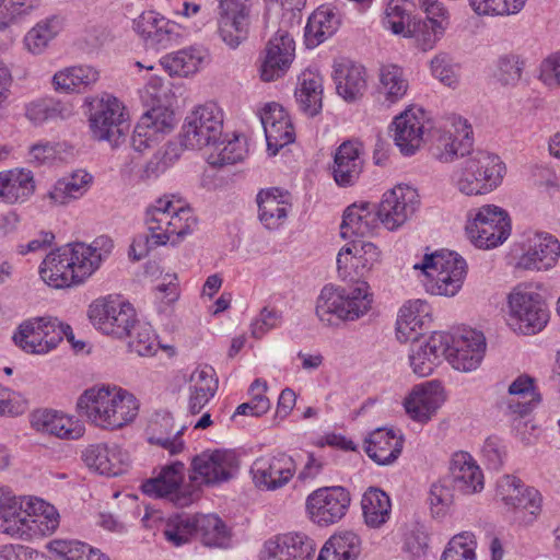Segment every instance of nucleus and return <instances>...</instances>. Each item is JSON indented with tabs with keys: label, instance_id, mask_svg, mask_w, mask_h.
<instances>
[{
	"label": "nucleus",
	"instance_id": "obj_1",
	"mask_svg": "<svg viewBox=\"0 0 560 560\" xmlns=\"http://www.w3.org/2000/svg\"><path fill=\"white\" fill-rule=\"evenodd\" d=\"M381 259V252L371 242L353 240L342 246L337 255L338 276L343 281H357L354 288L325 285L316 301V315L326 325L337 322L357 320L365 315L372 305L369 284L359 281L364 278Z\"/></svg>",
	"mask_w": 560,
	"mask_h": 560
},
{
	"label": "nucleus",
	"instance_id": "obj_2",
	"mask_svg": "<svg viewBox=\"0 0 560 560\" xmlns=\"http://www.w3.org/2000/svg\"><path fill=\"white\" fill-rule=\"evenodd\" d=\"M113 242L107 236L92 244H67L46 255L39 266L42 280L51 288L63 289L83 284L107 258Z\"/></svg>",
	"mask_w": 560,
	"mask_h": 560
},
{
	"label": "nucleus",
	"instance_id": "obj_3",
	"mask_svg": "<svg viewBox=\"0 0 560 560\" xmlns=\"http://www.w3.org/2000/svg\"><path fill=\"white\" fill-rule=\"evenodd\" d=\"M77 410L94 427L114 431L136 419L139 404L133 394L121 387L95 385L79 396Z\"/></svg>",
	"mask_w": 560,
	"mask_h": 560
},
{
	"label": "nucleus",
	"instance_id": "obj_4",
	"mask_svg": "<svg viewBox=\"0 0 560 560\" xmlns=\"http://www.w3.org/2000/svg\"><path fill=\"white\" fill-rule=\"evenodd\" d=\"M425 278L424 287L435 295L454 296L462 288L467 265L458 254L440 250L425 254L420 262L415 264Z\"/></svg>",
	"mask_w": 560,
	"mask_h": 560
},
{
	"label": "nucleus",
	"instance_id": "obj_5",
	"mask_svg": "<svg viewBox=\"0 0 560 560\" xmlns=\"http://www.w3.org/2000/svg\"><path fill=\"white\" fill-rule=\"evenodd\" d=\"M549 320V310L541 294L520 284L506 296V324L516 334L532 336L541 331Z\"/></svg>",
	"mask_w": 560,
	"mask_h": 560
},
{
	"label": "nucleus",
	"instance_id": "obj_6",
	"mask_svg": "<svg viewBox=\"0 0 560 560\" xmlns=\"http://www.w3.org/2000/svg\"><path fill=\"white\" fill-rule=\"evenodd\" d=\"M85 105L94 139L107 141L112 147L125 142L129 131V114L121 101L105 93L101 97H88Z\"/></svg>",
	"mask_w": 560,
	"mask_h": 560
},
{
	"label": "nucleus",
	"instance_id": "obj_7",
	"mask_svg": "<svg viewBox=\"0 0 560 560\" xmlns=\"http://www.w3.org/2000/svg\"><path fill=\"white\" fill-rule=\"evenodd\" d=\"M63 338L73 340L70 325L52 316H38L23 320L13 334L16 347L30 354H46Z\"/></svg>",
	"mask_w": 560,
	"mask_h": 560
},
{
	"label": "nucleus",
	"instance_id": "obj_8",
	"mask_svg": "<svg viewBox=\"0 0 560 560\" xmlns=\"http://www.w3.org/2000/svg\"><path fill=\"white\" fill-rule=\"evenodd\" d=\"M92 325L105 335L124 339L137 320L132 304L121 295L108 294L94 300L88 311Z\"/></svg>",
	"mask_w": 560,
	"mask_h": 560
},
{
	"label": "nucleus",
	"instance_id": "obj_9",
	"mask_svg": "<svg viewBox=\"0 0 560 560\" xmlns=\"http://www.w3.org/2000/svg\"><path fill=\"white\" fill-rule=\"evenodd\" d=\"M186 468L184 463L176 460L166 464L150 479L141 490L153 498L166 499L175 506L186 508L199 498V490L192 483H185Z\"/></svg>",
	"mask_w": 560,
	"mask_h": 560
},
{
	"label": "nucleus",
	"instance_id": "obj_10",
	"mask_svg": "<svg viewBox=\"0 0 560 560\" xmlns=\"http://www.w3.org/2000/svg\"><path fill=\"white\" fill-rule=\"evenodd\" d=\"M173 198L174 196H163L147 207L143 218L147 233L137 235L130 245L129 254L136 260L170 244Z\"/></svg>",
	"mask_w": 560,
	"mask_h": 560
},
{
	"label": "nucleus",
	"instance_id": "obj_11",
	"mask_svg": "<svg viewBox=\"0 0 560 560\" xmlns=\"http://www.w3.org/2000/svg\"><path fill=\"white\" fill-rule=\"evenodd\" d=\"M223 113L215 103L197 106L185 118L180 144L186 149H201L214 144L222 135Z\"/></svg>",
	"mask_w": 560,
	"mask_h": 560
},
{
	"label": "nucleus",
	"instance_id": "obj_12",
	"mask_svg": "<svg viewBox=\"0 0 560 560\" xmlns=\"http://www.w3.org/2000/svg\"><path fill=\"white\" fill-rule=\"evenodd\" d=\"M466 234L471 243L482 249L503 244L511 234V220L503 209L488 205L469 217Z\"/></svg>",
	"mask_w": 560,
	"mask_h": 560
},
{
	"label": "nucleus",
	"instance_id": "obj_13",
	"mask_svg": "<svg viewBox=\"0 0 560 560\" xmlns=\"http://www.w3.org/2000/svg\"><path fill=\"white\" fill-rule=\"evenodd\" d=\"M252 22V0L219 1L215 35L229 49L235 50L248 39Z\"/></svg>",
	"mask_w": 560,
	"mask_h": 560
},
{
	"label": "nucleus",
	"instance_id": "obj_14",
	"mask_svg": "<svg viewBox=\"0 0 560 560\" xmlns=\"http://www.w3.org/2000/svg\"><path fill=\"white\" fill-rule=\"evenodd\" d=\"M447 350L445 360L460 372H471L479 368L486 352V339L482 332L471 328L446 332Z\"/></svg>",
	"mask_w": 560,
	"mask_h": 560
},
{
	"label": "nucleus",
	"instance_id": "obj_15",
	"mask_svg": "<svg viewBox=\"0 0 560 560\" xmlns=\"http://www.w3.org/2000/svg\"><path fill=\"white\" fill-rule=\"evenodd\" d=\"M349 491L340 486L324 487L313 491L306 498V511L312 522L328 526L339 522L350 506Z\"/></svg>",
	"mask_w": 560,
	"mask_h": 560
},
{
	"label": "nucleus",
	"instance_id": "obj_16",
	"mask_svg": "<svg viewBox=\"0 0 560 560\" xmlns=\"http://www.w3.org/2000/svg\"><path fill=\"white\" fill-rule=\"evenodd\" d=\"M237 467V458L233 452L225 450L205 451L191 460L190 481L215 486L233 478Z\"/></svg>",
	"mask_w": 560,
	"mask_h": 560
},
{
	"label": "nucleus",
	"instance_id": "obj_17",
	"mask_svg": "<svg viewBox=\"0 0 560 560\" xmlns=\"http://www.w3.org/2000/svg\"><path fill=\"white\" fill-rule=\"evenodd\" d=\"M419 205L417 190L407 185H397L387 190L378 205L376 211L381 221L387 230L395 231L402 226L415 213Z\"/></svg>",
	"mask_w": 560,
	"mask_h": 560
},
{
	"label": "nucleus",
	"instance_id": "obj_18",
	"mask_svg": "<svg viewBox=\"0 0 560 560\" xmlns=\"http://www.w3.org/2000/svg\"><path fill=\"white\" fill-rule=\"evenodd\" d=\"M393 126L395 144L404 155H412L421 148L432 122L422 108L410 107L395 117Z\"/></svg>",
	"mask_w": 560,
	"mask_h": 560
},
{
	"label": "nucleus",
	"instance_id": "obj_19",
	"mask_svg": "<svg viewBox=\"0 0 560 560\" xmlns=\"http://www.w3.org/2000/svg\"><path fill=\"white\" fill-rule=\"evenodd\" d=\"M316 542L305 533L276 535L265 541L260 558L265 560H312Z\"/></svg>",
	"mask_w": 560,
	"mask_h": 560
},
{
	"label": "nucleus",
	"instance_id": "obj_20",
	"mask_svg": "<svg viewBox=\"0 0 560 560\" xmlns=\"http://www.w3.org/2000/svg\"><path fill=\"white\" fill-rule=\"evenodd\" d=\"M560 256V243L551 234L534 232L527 235L517 267L525 270H548Z\"/></svg>",
	"mask_w": 560,
	"mask_h": 560
},
{
	"label": "nucleus",
	"instance_id": "obj_21",
	"mask_svg": "<svg viewBox=\"0 0 560 560\" xmlns=\"http://www.w3.org/2000/svg\"><path fill=\"white\" fill-rule=\"evenodd\" d=\"M135 30L143 38L145 46L155 50L177 44L180 37V26L154 11L142 13L135 21Z\"/></svg>",
	"mask_w": 560,
	"mask_h": 560
},
{
	"label": "nucleus",
	"instance_id": "obj_22",
	"mask_svg": "<svg viewBox=\"0 0 560 560\" xmlns=\"http://www.w3.org/2000/svg\"><path fill=\"white\" fill-rule=\"evenodd\" d=\"M256 486L276 490L287 485L295 472V463L284 453L257 458L250 468Z\"/></svg>",
	"mask_w": 560,
	"mask_h": 560
},
{
	"label": "nucleus",
	"instance_id": "obj_23",
	"mask_svg": "<svg viewBox=\"0 0 560 560\" xmlns=\"http://www.w3.org/2000/svg\"><path fill=\"white\" fill-rule=\"evenodd\" d=\"M82 459L90 469L108 477L124 474L130 462L128 452L115 443L92 444L83 451Z\"/></svg>",
	"mask_w": 560,
	"mask_h": 560
},
{
	"label": "nucleus",
	"instance_id": "obj_24",
	"mask_svg": "<svg viewBox=\"0 0 560 560\" xmlns=\"http://www.w3.org/2000/svg\"><path fill=\"white\" fill-rule=\"evenodd\" d=\"M446 340V332L434 331L425 340L412 343L409 352L412 372L420 377L431 375L445 359Z\"/></svg>",
	"mask_w": 560,
	"mask_h": 560
},
{
	"label": "nucleus",
	"instance_id": "obj_25",
	"mask_svg": "<svg viewBox=\"0 0 560 560\" xmlns=\"http://www.w3.org/2000/svg\"><path fill=\"white\" fill-rule=\"evenodd\" d=\"M451 125L455 129V135L452 132L441 135L431 149L432 155L442 163H450L465 156L472 148V130L467 120L453 116Z\"/></svg>",
	"mask_w": 560,
	"mask_h": 560
},
{
	"label": "nucleus",
	"instance_id": "obj_26",
	"mask_svg": "<svg viewBox=\"0 0 560 560\" xmlns=\"http://www.w3.org/2000/svg\"><path fill=\"white\" fill-rule=\"evenodd\" d=\"M445 398L438 382L417 385L404 400L406 413L420 423H425L436 413Z\"/></svg>",
	"mask_w": 560,
	"mask_h": 560
},
{
	"label": "nucleus",
	"instance_id": "obj_27",
	"mask_svg": "<svg viewBox=\"0 0 560 560\" xmlns=\"http://www.w3.org/2000/svg\"><path fill=\"white\" fill-rule=\"evenodd\" d=\"M294 40L288 32L278 31L268 42L261 66V79L266 82L279 78L290 66L294 56Z\"/></svg>",
	"mask_w": 560,
	"mask_h": 560
},
{
	"label": "nucleus",
	"instance_id": "obj_28",
	"mask_svg": "<svg viewBox=\"0 0 560 560\" xmlns=\"http://www.w3.org/2000/svg\"><path fill=\"white\" fill-rule=\"evenodd\" d=\"M432 320L431 306L423 300L408 301L399 310L396 336L400 342L417 341Z\"/></svg>",
	"mask_w": 560,
	"mask_h": 560
},
{
	"label": "nucleus",
	"instance_id": "obj_29",
	"mask_svg": "<svg viewBox=\"0 0 560 560\" xmlns=\"http://www.w3.org/2000/svg\"><path fill=\"white\" fill-rule=\"evenodd\" d=\"M380 223L376 205L370 202L353 203L343 212L340 235L342 238L369 236L377 230Z\"/></svg>",
	"mask_w": 560,
	"mask_h": 560
},
{
	"label": "nucleus",
	"instance_id": "obj_30",
	"mask_svg": "<svg viewBox=\"0 0 560 560\" xmlns=\"http://www.w3.org/2000/svg\"><path fill=\"white\" fill-rule=\"evenodd\" d=\"M258 219L270 231L279 230L287 221L291 209L289 194L278 188L261 189L256 197Z\"/></svg>",
	"mask_w": 560,
	"mask_h": 560
},
{
	"label": "nucleus",
	"instance_id": "obj_31",
	"mask_svg": "<svg viewBox=\"0 0 560 560\" xmlns=\"http://www.w3.org/2000/svg\"><path fill=\"white\" fill-rule=\"evenodd\" d=\"M32 427L59 439L78 440L84 434V424L56 410H37L32 415Z\"/></svg>",
	"mask_w": 560,
	"mask_h": 560
},
{
	"label": "nucleus",
	"instance_id": "obj_32",
	"mask_svg": "<svg viewBox=\"0 0 560 560\" xmlns=\"http://www.w3.org/2000/svg\"><path fill=\"white\" fill-rule=\"evenodd\" d=\"M332 78L337 93L347 102L360 98L368 86L365 68L349 59L335 62Z\"/></svg>",
	"mask_w": 560,
	"mask_h": 560
},
{
	"label": "nucleus",
	"instance_id": "obj_33",
	"mask_svg": "<svg viewBox=\"0 0 560 560\" xmlns=\"http://www.w3.org/2000/svg\"><path fill=\"white\" fill-rule=\"evenodd\" d=\"M27 498L13 494L10 490L0 506V533L12 538L30 539V525L26 512Z\"/></svg>",
	"mask_w": 560,
	"mask_h": 560
},
{
	"label": "nucleus",
	"instance_id": "obj_34",
	"mask_svg": "<svg viewBox=\"0 0 560 560\" xmlns=\"http://www.w3.org/2000/svg\"><path fill=\"white\" fill-rule=\"evenodd\" d=\"M450 472L454 489L464 494H474L483 489V474L467 452H457L453 455Z\"/></svg>",
	"mask_w": 560,
	"mask_h": 560
},
{
	"label": "nucleus",
	"instance_id": "obj_35",
	"mask_svg": "<svg viewBox=\"0 0 560 560\" xmlns=\"http://www.w3.org/2000/svg\"><path fill=\"white\" fill-rule=\"evenodd\" d=\"M402 435L393 429H376L365 440V452L378 465H390L400 456Z\"/></svg>",
	"mask_w": 560,
	"mask_h": 560
},
{
	"label": "nucleus",
	"instance_id": "obj_36",
	"mask_svg": "<svg viewBox=\"0 0 560 560\" xmlns=\"http://www.w3.org/2000/svg\"><path fill=\"white\" fill-rule=\"evenodd\" d=\"M188 410L192 415L201 412L218 390L215 371L210 365L196 368L189 377Z\"/></svg>",
	"mask_w": 560,
	"mask_h": 560
},
{
	"label": "nucleus",
	"instance_id": "obj_37",
	"mask_svg": "<svg viewBox=\"0 0 560 560\" xmlns=\"http://www.w3.org/2000/svg\"><path fill=\"white\" fill-rule=\"evenodd\" d=\"M209 52L202 46H190L163 56L160 66L171 77L194 74L208 60Z\"/></svg>",
	"mask_w": 560,
	"mask_h": 560
},
{
	"label": "nucleus",
	"instance_id": "obj_38",
	"mask_svg": "<svg viewBox=\"0 0 560 560\" xmlns=\"http://www.w3.org/2000/svg\"><path fill=\"white\" fill-rule=\"evenodd\" d=\"M323 78L312 70H305L299 77L294 92L299 108L307 116L314 117L323 107Z\"/></svg>",
	"mask_w": 560,
	"mask_h": 560
},
{
	"label": "nucleus",
	"instance_id": "obj_39",
	"mask_svg": "<svg viewBox=\"0 0 560 560\" xmlns=\"http://www.w3.org/2000/svg\"><path fill=\"white\" fill-rule=\"evenodd\" d=\"M26 512L30 514V539L33 537L49 536L59 526L57 509L43 499L30 497L26 500Z\"/></svg>",
	"mask_w": 560,
	"mask_h": 560
},
{
	"label": "nucleus",
	"instance_id": "obj_40",
	"mask_svg": "<svg viewBox=\"0 0 560 560\" xmlns=\"http://www.w3.org/2000/svg\"><path fill=\"white\" fill-rule=\"evenodd\" d=\"M340 24L334 9L325 5L318 7L308 18L304 28V42L307 48H315L332 36Z\"/></svg>",
	"mask_w": 560,
	"mask_h": 560
},
{
	"label": "nucleus",
	"instance_id": "obj_41",
	"mask_svg": "<svg viewBox=\"0 0 560 560\" xmlns=\"http://www.w3.org/2000/svg\"><path fill=\"white\" fill-rule=\"evenodd\" d=\"M535 378L527 375H518L509 386V398L500 404V409L509 416L523 417L530 409V399L535 394Z\"/></svg>",
	"mask_w": 560,
	"mask_h": 560
},
{
	"label": "nucleus",
	"instance_id": "obj_42",
	"mask_svg": "<svg viewBox=\"0 0 560 560\" xmlns=\"http://www.w3.org/2000/svg\"><path fill=\"white\" fill-rule=\"evenodd\" d=\"M63 26L65 19L58 14L38 21L24 36L25 48L33 55L43 54L50 42L63 30Z\"/></svg>",
	"mask_w": 560,
	"mask_h": 560
},
{
	"label": "nucleus",
	"instance_id": "obj_43",
	"mask_svg": "<svg viewBox=\"0 0 560 560\" xmlns=\"http://www.w3.org/2000/svg\"><path fill=\"white\" fill-rule=\"evenodd\" d=\"M100 79L98 71L90 66H73L56 72L52 84L56 91L63 93H80L93 85Z\"/></svg>",
	"mask_w": 560,
	"mask_h": 560
},
{
	"label": "nucleus",
	"instance_id": "obj_44",
	"mask_svg": "<svg viewBox=\"0 0 560 560\" xmlns=\"http://www.w3.org/2000/svg\"><path fill=\"white\" fill-rule=\"evenodd\" d=\"M450 19H440L438 16H427L424 20H412L407 30V38H413L417 46L423 50L432 49L444 35Z\"/></svg>",
	"mask_w": 560,
	"mask_h": 560
},
{
	"label": "nucleus",
	"instance_id": "obj_45",
	"mask_svg": "<svg viewBox=\"0 0 560 560\" xmlns=\"http://www.w3.org/2000/svg\"><path fill=\"white\" fill-rule=\"evenodd\" d=\"M364 149L359 140H346L334 154L331 175H360L364 171Z\"/></svg>",
	"mask_w": 560,
	"mask_h": 560
},
{
	"label": "nucleus",
	"instance_id": "obj_46",
	"mask_svg": "<svg viewBox=\"0 0 560 560\" xmlns=\"http://www.w3.org/2000/svg\"><path fill=\"white\" fill-rule=\"evenodd\" d=\"M173 430V417L168 413L158 415L149 425V438L148 441L151 444H156L167 450L171 455H176L184 450V441L180 435L184 428H180L174 435Z\"/></svg>",
	"mask_w": 560,
	"mask_h": 560
},
{
	"label": "nucleus",
	"instance_id": "obj_47",
	"mask_svg": "<svg viewBox=\"0 0 560 560\" xmlns=\"http://www.w3.org/2000/svg\"><path fill=\"white\" fill-rule=\"evenodd\" d=\"M362 512L365 524L371 528H380L390 516V499L377 488H370L362 497Z\"/></svg>",
	"mask_w": 560,
	"mask_h": 560
},
{
	"label": "nucleus",
	"instance_id": "obj_48",
	"mask_svg": "<svg viewBox=\"0 0 560 560\" xmlns=\"http://www.w3.org/2000/svg\"><path fill=\"white\" fill-rule=\"evenodd\" d=\"M93 177H59L48 190V199L55 206H67L82 198L91 188Z\"/></svg>",
	"mask_w": 560,
	"mask_h": 560
},
{
	"label": "nucleus",
	"instance_id": "obj_49",
	"mask_svg": "<svg viewBox=\"0 0 560 560\" xmlns=\"http://www.w3.org/2000/svg\"><path fill=\"white\" fill-rule=\"evenodd\" d=\"M198 226V219L189 206L173 198L172 223L170 228V246L176 247L187 236L191 235Z\"/></svg>",
	"mask_w": 560,
	"mask_h": 560
},
{
	"label": "nucleus",
	"instance_id": "obj_50",
	"mask_svg": "<svg viewBox=\"0 0 560 560\" xmlns=\"http://www.w3.org/2000/svg\"><path fill=\"white\" fill-rule=\"evenodd\" d=\"M409 88L404 70L396 65L382 66L380 69L378 93L388 104L400 101Z\"/></svg>",
	"mask_w": 560,
	"mask_h": 560
},
{
	"label": "nucleus",
	"instance_id": "obj_51",
	"mask_svg": "<svg viewBox=\"0 0 560 560\" xmlns=\"http://www.w3.org/2000/svg\"><path fill=\"white\" fill-rule=\"evenodd\" d=\"M48 548L61 560H110L100 549L79 540L55 539Z\"/></svg>",
	"mask_w": 560,
	"mask_h": 560
},
{
	"label": "nucleus",
	"instance_id": "obj_52",
	"mask_svg": "<svg viewBox=\"0 0 560 560\" xmlns=\"http://www.w3.org/2000/svg\"><path fill=\"white\" fill-rule=\"evenodd\" d=\"M196 535L205 546L228 547L230 536L223 521L214 515H200L196 517Z\"/></svg>",
	"mask_w": 560,
	"mask_h": 560
},
{
	"label": "nucleus",
	"instance_id": "obj_53",
	"mask_svg": "<svg viewBox=\"0 0 560 560\" xmlns=\"http://www.w3.org/2000/svg\"><path fill=\"white\" fill-rule=\"evenodd\" d=\"M411 23L410 10L405 0L388 1L382 16V25L385 30L405 37Z\"/></svg>",
	"mask_w": 560,
	"mask_h": 560
},
{
	"label": "nucleus",
	"instance_id": "obj_54",
	"mask_svg": "<svg viewBox=\"0 0 560 560\" xmlns=\"http://www.w3.org/2000/svg\"><path fill=\"white\" fill-rule=\"evenodd\" d=\"M163 534L173 546L185 545L196 535V517L187 514L171 516L165 524Z\"/></svg>",
	"mask_w": 560,
	"mask_h": 560
},
{
	"label": "nucleus",
	"instance_id": "obj_55",
	"mask_svg": "<svg viewBox=\"0 0 560 560\" xmlns=\"http://www.w3.org/2000/svg\"><path fill=\"white\" fill-rule=\"evenodd\" d=\"M127 337L129 340V348L141 357H150L156 353L160 345L152 326L148 323L136 320L131 327V334Z\"/></svg>",
	"mask_w": 560,
	"mask_h": 560
},
{
	"label": "nucleus",
	"instance_id": "obj_56",
	"mask_svg": "<svg viewBox=\"0 0 560 560\" xmlns=\"http://www.w3.org/2000/svg\"><path fill=\"white\" fill-rule=\"evenodd\" d=\"M325 545L343 560H357L362 551V540L353 530H340L334 534Z\"/></svg>",
	"mask_w": 560,
	"mask_h": 560
},
{
	"label": "nucleus",
	"instance_id": "obj_57",
	"mask_svg": "<svg viewBox=\"0 0 560 560\" xmlns=\"http://www.w3.org/2000/svg\"><path fill=\"white\" fill-rule=\"evenodd\" d=\"M476 537L471 532L455 535L447 544L441 560H476Z\"/></svg>",
	"mask_w": 560,
	"mask_h": 560
},
{
	"label": "nucleus",
	"instance_id": "obj_58",
	"mask_svg": "<svg viewBox=\"0 0 560 560\" xmlns=\"http://www.w3.org/2000/svg\"><path fill=\"white\" fill-rule=\"evenodd\" d=\"M267 390L266 381L259 378L255 380L250 387L249 394L252 396L250 401L241 404L233 417L235 416H253L260 417L265 415L270 408V401L266 397L265 392Z\"/></svg>",
	"mask_w": 560,
	"mask_h": 560
},
{
	"label": "nucleus",
	"instance_id": "obj_59",
	"mask_svg": "<svg viewBox=\"0 0 560 560\" xmlns=\"http://www.w3.org/2000/svg\"><path fill=\"white\" fill-rule=\"evenodd\" d=\"M140 121L158 137L174 127V112L162 103L152 106L141 116Z\"/></svg>",
	"mask_w": 560,
	"mask_h": 560
},
{
	"label": "nucleus",
	"instance_id": "obj_60",
	"mask_svg": "<svg viewBox=\"0 0 560 560\" xmlns=\"http://www.w3.org/2000/svg\"><path fill=\"white\" fill-rule=\"evenodd\" d=\"M34 177H0V199L13 203L24 200L34 191Z\"/></svg>",
	"mask_w": 560,
	"mask_h": 560
},
{
	"label": "nucleus",
	"instance_id": "obj_61",
	"mask_svg": "<svg viewBox=\"0 0 560 560\" xmlns=\"http://www.w3.org/2000/svg\"><path fill=\"white\" fill-rule=\"evenodd\" d=\"M264 131L267 141V150L271 155H276L280 149L295 140V132L290 117L285 120H281L280 124L276 126L265 127Z\"/></svg>",
	"mask_w": 560,
	"mask_h": 560
},
{
	"label": "nucleus",
	"instance_id": "obj_62",
	"mask_svg": "<svg viewBox=\"0 0 560 560\" xmlns=\"http://www.w3.org/2000/svg\"><path fill=\"white\" fill-rule=\"evenodd\" d=\"M526 0H469L478 15H511L520 12Z\"/></svg>",
	"mask_w": 560,
	"mask_h": 560
},
{
	"label": "nucleus",
	"instance_id": "obj_63",
	"mask_svg": "<svg viewBox=\"0 0 560 560\" xmlns=\"http://www.w3.org/2000/svg\"><path fill=\"white\" fill-rule=\"evenodd\" d=\"M247 154L245 139L235 137L220 150L217 154L208 158V164L213 168L236 164L244 160Z\"/></svg>",
	"mask_w": 560,
	"mask_h": 560
},
{
	"label": "nucleus",
	"instance_id": "obj_64",
	"mask_svg": "<svg viewBox=\"0 0 560 560\" xmlns=\"http://www.w3.org/2000/svg\"><path fill=\"white\" fill-rule=\"evenodd\" d=\"M467 168L479 175H503L506 172L505 163L499 155L481 150L468 160Z\"/></svg>",
	"mask_w": 560,
	"mask_h": 560
}]
</instances>
